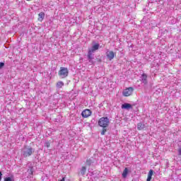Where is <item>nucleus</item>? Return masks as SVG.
I'll return each instance as SVG.
<instances>
[{
	"label": "nucleus",
	"instance_id": "obj_1",
	"mask_svg": "<svg viewBox=\"0 0 181 181\" xmlns=\"http://www.w3.org/2000/svg\"><path fill=\"white\" fill-rule=\"evenodd\" d=\"M100 49V45L97 42H93V45L90 48H88L87 59L90 64H94V53L96 50Z\"/></svg>",
	"mask_w": 181,
	"mask_h": 181
},
{
	"label": "nucleus",
	"instance_id": "obj_2",
	"mask_svg": "<svg viewBox=\"0 0 181 181\" xmlns=\"http://www.w3.org/2000/svg\"><path fill=\"white\" fill-rule=\"evenodd\" d=\"M35 153V148L30 146H24L21 149V156L22 158H29Z\"/></svg>",
	"mask_w": 181,
	"mask_h": 181
},
{
	"label": "nucleus",
	"instance_id": "obj_3",
	"mask_svg": "<svg viewBox=\"0 0 181 181\" xmlns=\"http://www.w3.org/2000/svg\"><path fill=\"white\" fill-rule=\"evenodd\" d=\"M98 125H99V127H101L102 128H107V127H108V125H110V119H108L107 117H101L98 120Z\"/></svg>",
	"mask_w": 181,
	"mask_h": 181
},
{
	"label": "nucleus",
	"instance_id": "obj_4",
	"mask_svg": "<svg viewBox=\"0 0 181 181\" xmlns=\"http://www.w3.org/2000/svg\"><path fill=\"white\" fill-rule=\"evenodd\" d=\"M58 74L62 78H66L69 76V69L66 67H61Z\"/></svg>",
	"mask_w": 181,
	"mask_h": 181
},
{
	"label": "nucleus",
	"instance_id": "obj_5",
	"mask_svg": "<svg viewBox=\"0 0 181 181\" xmlns=\"http://www.w3.org/2000/svg\"><path fill=\"white\" fill-rule=\"evenodd\" d=\"M132 93H134V88L129 87L122 91V95L124 97H129V95H132Z\"/></svg>",
	"mask_w": 181,
	"mask_h": 181
},
{
	"label": "nucleus",
	"instance_id": "obj_6",
	"mask_svg": "<svg viewBox=\"0 0 181 181\" xmlns=\"http://www.w3.org/2000/svg\"><path fill=\"white\" fill-rule=\"evenodd\" d=\"M92 114V112L90 109H86L81 112L83 118H88Z\"/></svg>",
	"mask_w": 181,
	"mask_h": 181
},
{
	"label": "nucleus",
	"instance_id": "obj_7",
	"mask_svg": "<svg viewBox=\"0 0 181 181\" xmlns=\"http://www.w3.org/2000/svg\"><path fill=\"white\" fill-rule=\"evenodd\" d=\"M140 81L141 83H143V84H148V75L145 73L141 74V76H140Z\"/></svg>",
	"mask_w": 181,
	"mask_h": 181
},
{
	"label": "nucleus",
	"instance_id": "obj_8",
	"mask_svg": "<svg viewBox=\"0 0 181 181\" xmlns=\"http://www.w3.org/2000/svg\"><path fill=\"white\" fill-rule=\"evenodd\" d=\"M106 56L109 60H112L115 57V54L112 51H107L106 52Z\"/></svg>",
	"mask_w": 181,
	"mask_h": 181
},
{
	"label": "nucleus",
	"instance_id": "obj_9",
	"mask_svg": "<svg viewBox=\"0 0 181 181\" xmlns=\"http://www.w3.org/2000/svg\"><path fill=\"white\" fill-rule=\"evenodd\" d=\"M144 128H146V126H145V122H140L137 124V129L138 131H143Z\"/></svg>",
	"mask_w": 181,
	"mask_h": 181
},
{
	"label": "nucleus",
	"instance_id": "obj_10",
	"mask_svg": "<svg viewBox=\"0 0 181 181\" xmlns=\"http://www.w3.org/2000/svg\"><path fill=\"white\" fill-rule=\"evenodd\" d=\"M122 110H132V105L130 103H124L122 105Z\"/></svg>",
	"mask_w": 181,
	"mask_h": 181
},
{
	"label": "nucleus",
	"instance_id": "obj_11",
	"mask_svg": "<svg viewBox=\"0 0 181 181\" xmlns=\"http://www.w3.org/2000/svg\"><path fill=\"white\" fill-rule=\"evenodd\" d=\"M128 173H129V170L128 169V168H125L122 174L123 179H126L127 176H128Z\"/></svg>",
	"mask_w": 181,
	"mask_h": 181
},
{
	"label": "nucleus",
	"instance_id": "obj_12",
	"mask_svg": "<svg viewBox=\"0 0 181 181\" xmlns=\"http://www.w3.org/2000/svg\"><path fill=\"white\" fill-rule=\"evenodd\" d=\"M94 163V158L91 157L89 159L86 160L87 166H91Z\"/></svg>",
	"mask_w": 181,
	"mask_h": 181
},
{
	"label": "nucleus",
	"instance_id": "obj_13",
	"mask_svg": "<svg viewBox=\"0 0 181 181\" xmlns=\"http://www.w3.org/2000/svg\"><path fill=\"white\" fill-rule=\"evenodd\" d=\"M153 175V170H150L148 173V177H147V180L146 181H151L152 180V176Z\"/></svg>",
	"mask_w": 181,
	"mask_h": 181
},
{
	"label": "nucleus",
	"instance_id": "obj_14",
	"mask_svg": "<svg viewBox=\"0 0 181 181\" xmlns=\"http://www.w3.org/2000/svg\"><path fill=\"white\" fill-rule=\"evenodd\" d=\"M43 19H45V13L43 12H40L38 14V21L40 22H42V21H43Z\"/></svg>",
	"mask_w": 181,
	"mask_h": 181
},
{
	"label": "nucleus",
	"instance_id": "obj_15",
	"mask_svg": "<svg viewBox=\"0 0 181 181\" xmlns=\"http://www.w3.org/2000/svg\"><path fill=\"white\" fill-rule=\"evenodd\" d=\"M28 173L30 177H32V176H33V167H29V168L28 169Z\"/></svg>",
	"mask_w": 181,
	"mask_h": 181
},
{
	"label": "nucleus",
	"instance_id": "obj_16",
	"mask_svg": "<svg viewBox=\"0 0 181 181\" xmlns=\"http://www.w3.org/2000/svg\"><path fill=\"white\" fill-rule=\"evenodd\" d=\"M4 181H15V177L11 175V177H4Z\"/></svg>",
	"mask_w": 181,
	"mask_h": 181
},
{
	"label": "nucleus",
	"instance_id": "obj_17",
	"mask_svg": "<svg viewBox=\"0 0 181 181\" xmlns=\"http://www.w3.org/2000/svg\"><path fill=\"white\" fill-rule=\"evenodd\" d=\"M86 172H87V168H86V166H83L81 169V176H84V175H86Z\"/></svg>",
	"mask_w": 181,
	"mask_h": 181
},
{
	"label": "nucleus",
	"instance_id": "obj_18",
	"mask_svg": "<svg viewBox=\"0 0 181 181\" xmlns=\"http://www.w3.org/2000/svg\"><path fill=\"white\" fill-rule=\"evenodd\" d=\"M64 86V83L63 81H59L57 83V88H62Z\"/></svg>",
	"mask_w": 181,
	"mask_h": 181
},
{
	"label": "nucleus",
	"instance_id": "obj_19",
	"mask_svg": "<svg viewBox=\"0 0 181 181\" xmlns=\"http://www.w3.org/2000/svg\"><path fill=\"white\" fill-rule=\"evenodd\" d=\"M44 146L46 148H50V142H49V141H46L44 144Z\"/></svg>",
	"mask_w": 181,
	"mask_h": 181
},
{
	"label": "nucleus",
	"instance_id": "obj_20",
	"mask_svg": "<svg viewBox=\"0 0 181 181\" xmlns=\"http://www.w3.org/2000/svg\"><path fill=\"white\" fill-rule=\"evenodd\" d=\"M106 132H107V127H103L101 135H105Z\"/></svg>",
	"mask_w": 181,
	"mask_h": 181
},
{
	"label": "nucleus",
	"instance_id": "obj_21",
	"mask_svg": "<svg viewBox=\"0 0 181 181\" xmlns=\"http://www.w3.org/2000/svg\"><path fill=\"white\" fill-rule=\"evenodd\" d=\"M5 67V62H0V70Z\"/></svg>",
	"mask_w": 181,
	"mask_h": 181
},
{
	"label": "nucleus",
	"instance_id": "obj_22",
	"mask_svg": "<svg viewBox=\"0 0 181 181\" xmlns=\"http://www.w3.org/2000/svg\"><path fill=\"white\" fill-rule=\"evenodd\" d=\"M178 155L180 156H181V147L180 146H179V148H178Z\"/></svg>",
	"mask_w": 181,
	"mask_h": 181
},
{
	"label": "nucleus",
	"instance_id": "obj_23",
	"mask_svg": "<svg viewBox=\"0 0 181 181\" xmlns=\"http://www.w3.org/2000/svg\"><path fill=\"white\" fill-rule=\"evenodd\" d=\"M66 180V177H63L62 179L59 180V181H65Z\"/></svg>",
	"mask_w": 181,
	"mask_h": 181
},
{
	"label": "nucleus",
	"instance_id": "obj_24",
	"mask_svg": "<svg viewBox=\"0 0 181 181\" xmlns=\"http://www.w3.org/2000/svg\"><path fill=\"white\" fill-rule=\"evenodd\" d=\"M2 180V172L0 171V181Z\"/></svg>",
	"mask_w": 181,
	"mask_h": 181
},
{
	"label": "nucleus",
	"instance_id": "obj_25",
	"mask_svg": "<svg viewBox=\"0 0 181 181\" xmlns=\"http://www.w3.org/2000/svg\"><path fill=\"white\" fill-rule=\"evenodd\" d=\"M167 165H169V163H168V162L167 163Z\"/></svg>",
	"mask_w": 181,
	"mask_h": 181
},
{
	"label": "nucleus",
	"instance_id": "obj_26",
	"mask_svg": "<svg viewBox=\"0 0 181 181\" xmlns=\"http://www.w3.org/2000/svg\"><path fill=\"white\" fill-rule=\"evenodd\" d=\"M27 1H32V0H27Z\"/></svg>",
	"mask_w": 181,
	"mask_h": 181
}]
</instances>
